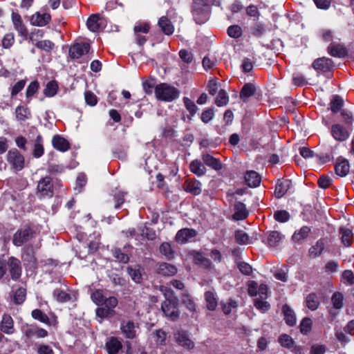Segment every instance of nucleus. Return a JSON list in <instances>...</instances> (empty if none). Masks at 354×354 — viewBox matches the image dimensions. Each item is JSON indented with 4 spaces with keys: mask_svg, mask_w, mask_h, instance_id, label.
<instances>
[{
    "mask_svg": "<svg viewBox=\"0 0 354 354\" xmlns=\"http://www.w3.org/2000/svg\"><path fill=\"white\" fill-rule=\"evenodd\" d=\"M312 66L316 71L327 72L333 69L334 67V63L331 59L323 57L316 59L313 62Z\"/></svg>",
    "mask_w": 354,
    "mask_h": 354,
    "instance_id": "19",
    "label": "nucleus"
},
{
    "mask_svg": "<svg viewBox=\"0 0 354 354\" xmlns=\"http://www.w3.org/2000/svg\"><path fill=\"white\" fill-rule=\"evenodd\" d=\"M227 33L229 37L234 39L231 44L233 46L236 53L241 55L243 51V44L242 43L243 30L241 27L238 25L230 26L227 29Z\"/></svg>",
    "mask_w": 354,
    "mask_h": 354,
    "instance_id": "8",
    "label": "nucleus"
},
{
    "mask_svg": "<svg viewBox=\"0 0 354 354\" xmlns=\"http://www.w3.org/2000/svg\"><path fill=\"white\" fill-rule=\"evenodd\" d=\"M127 192L116 190L113 194V200L115 203L114 207L115 209H120L122 205L124 202V197L127 195Z\"/></svg>",
    "mask_w": 354,
    "mask_h": 354,
    "instance_id": "58",
    "label": "nucleus"
},
{
    "mask_svg": "<svg viewBox=\"0 0 354 354\" xmlns=\"http://www.w3.org/2000/svg\"><path fill=\"white\" fill-rule=\"evenodd\" d=\"M202 160L204 164L216 171H219L222 169L221 160L209 153H203L202 155Z\"/></svg>",
    "mask_w": 354,
    "mask_h": 354,
    "instance_id": "33",
    "label": "nucleus"
},
{
    "mask_svg": "<svg viewBox=\"0 0 354 354\" xmlns=\"http://www.w3.org/2000/svg\"><path fill=\"white\" fill-rule=\"evenodd\" d=\"M349 164L347 160H343L335 165V173L339 176H345L349 172Z\"/></svg>",
    "mask_w": 354,
    "mask_h": 354,
    "instance_id": "57",
    "label": "nucleus"
},
{
    "mask_svg": "<svg viewBox=\"0 0 354 354\" xmlns=\"http://www.w3.org/2000/svg\"><path fill=\"white\" fill-rule=\"evenodd\" d=\"M44 140L41 135L36 136L32 151V156L35 158H39L44 154Z\"/></svg>",
    "mask_w": 354,
    "mask_h": 354,
    "instance_id": "32",
    "label": "nucleus"
},
{
    "mask_svg": "<svg viewBox=\"0 0 354 354\" xmlns=\"http://www.w3.org/2000/svg\"><path fill=\"white\" fill-rule=\"evenodd\" d=\"M310 232V227L307 226L302 227L298 232H295L292 236L295 241L299 242L305 239Z\"/></svg>",
    "mask_w": 354,
    "mask_h": 354,
    "instance_id": "61",
    "label": "nucleus"
},
{
    "mask_svg": "<svg viewBox=\"0 0 354 354\" xmlns=\"http://www.w3.org/2000/svg\"><path fill=\"white\" fill-rule=\"evenodd\" d=\"M339 234H341V241L345 247L351 246L353 241V232L350 229L340 227Z\"/></svg>",
    "mask_w": 354,
    "mask_h": 354,
    "instance_id": "43",
    "label": "nucleus"
},
{
    "mask_svg": "<svg viewBox=\"0 0 354 354\" xmlns=\"http://www.w3.org/2000/svg\"><path fill=\"white\" fill-rule=\"evenodd\" d=\"M155 95L159 100L172 102L179 97L180 91L167 83H160L155 88Z\"/></svg>",
    "mask_w": 354,
    "mask_h": 354,
    "instance_id": "3",
    "label": "nucleus"
},
{
    "mask_svg": "<svg viewBox=\"0 0 354 354\" xmlns=\"http://www.w3.org/2000/svg\"><path fill=\"white\" fill-rule=\"evenodd\" d=\"M21 329L23 334L22 338L26 343H29L33 337L40 339L48 335V332L46 329L37 324H26L21 326Z\"/></svg>",
    "mask_w": 354,
    "mask_h": 354,
    "instance_id": "6",
    "label": "nucleus"
},
{
    "mask_svg": "<svg viewBox=\"0 0 354 354\" xmlns=\"http://www.w3.org/2000/svg\"><path fill=\"white\" fill-rule=\"evenodd\" d=\"M248 294L252 297L259 296L262 299H266L268 297V287L265 284L258 285L254 281L248 282Z\"/></svg>",
    "mask_w": 354,
    "mask_h": 354,
    "instance_id": "14",
    "label": "nucleus"
},
{
    "mask_svg": "<svg viewBox=\"0 0 354 354\" xmlns=\"http://www.w3.org/2000/svg\"><path fill=\"white\" fill-rule=\"evenodd\" d=\"M151 29V25L147 22H138L136 24L133 28L134 34H147L149 32Z\"/></svg>",
    "mask_w": 354,
    "mask_h": 354,
    "instance_id": "63",
    "label": "nucleus"
},
{
    "mask_svg": "<svg viewBox=\"0 0 354 354\" xmlns=\"http://www.w3.org/2000/svg\"><path fill=\"white\" fill-rule=\"evenodd\" d=\"M86 26L93 32H99L103 28L100 15L97 13L91 15L87 19Z\"/></svg>",
    "mask_w": 354,
    "mask_h": 354,
    "instance_id": "20",
    "label": "nucleus"
},
{
    "mask_svg": "<svg viewBox=\"0 0 354 354\" xmlns=\"http://www.w3.org/2000/svg\"><path fill=\"white\" fill-rule=\"evenodd\" d=\"M281 235L277 231L270 232L268 236L267 242L270 247H276L281 240Z\"/></svg>",
    "mask_w": 354,
    "mask_h": 354,
    "instance_id": "59",
    "label": "nucleus"
},
{
    "mask_svg": "<svg viewBox=\"0 0 354 354\" xmlns=\"http://www.w3.org/2000/svg\"><path fill=\"white\" fill-rule=\"evenodd\" d=\"M229 102V97L227 93L223 90L221 89L218 92L217 97L215 100V104L218 106H223L226 105Z\"/></svg>",
    "mask_w": 354,
    "mask_h": 354,
    "instance_id": "64",
    "label": "nucleus"
},
{
    "mask_svg": "<svg viewBox=\"0 0 354 354\" xmlns=\"http://www.w3.org/2000/svg\"><path fill=\"white\" fill-rule=\"evenodd\" d=\"M242 250L240 248H235L231 250L230 255L234 263H236L239 271L243 274V261L242 259Z\"/></svg>",
    "mask_w": 354,
    "mask_h": 354,
    "instance_id": "41",
    "label": "nucleus"
},
{
    "mask_svg": "<svg viewBox=\"0 0 354 354\" xmlns=\"http://www.w3.org/2000/svg\"><path fill=\"white\" fill-rule=\"evenodd\" d=\"M330 133L334 139L339 142L346 140L349 136L348 130L339 124L331 126Z\"/></svg>",
    "mask_w": 354,
    "mask_h": 354,
    "instance_id": "24",
    "label": "nucleus"
},
{
    "mask_svg": "<svg viewBox=\"0 0 354 354\" xmlns=\"http://www.w3.org/2000/svg\"><path fill=\"white\" fill-rule=\"evenodd\" d=\"M292 182L289 179H279L278 180L274 190V195L277 198L283 197L288 190L290 188Z\"/></svg>",
    "mask_w": 354,
    "mask_h": 354,
    "instance_id": "26",
    "label": "nucleus"
},
{
    "mask_svg": "<svg viewBox=\"0 0 354 354\" xmlns=\"http://www.w3.org/2000/svg\"><path fill=\"white\" fill-rule=\"evenodd\" d=\"M255 61L256 58L252 54H249L247 57H245V76H247L248 79L254 76L253 68Z\"/></svg>",
    "mask_w": 354,
    "mask_h": 354,
    "instance_id": "38",
    "label": "nucleus"
},
{
    "mask_svg": "<svg viewBox=\"0 0 354 354\" xmlns=\"http://www.w3.org/2000/svg\"><path fill=\"white\" fill-rule=\"evenodd\" d=\"M32 317L39 321L41 323L45 324L48 326H51V323L48 315L43 312L41 309L36 308L31 312Z\"/></svg>",
    "mask_w": 354,
    "mask_h": 354,
    "instance_id": "42",
    "label": "nucleus"
},
{
    "mask_svg": "<svg viewBox=\"0 0 354 354\" xmlns=\"http://www.w3.org/2000/svg\"><path fill=\"white\" fill-rule=\"evenodd\" d=\"M10 278L15 281H18L22 275V266L21 261L15 257H10L7 260Z\"/></svg>",
    "mask_w": 354,
    "mask_h": 354,
    "instance_id": "12",
    "label": "nucleus"
},
{
    "mask_svg": "<svg viewBox=\"0 0 354 354\" xmlns=\"http://www.w3.org/2000/svg\"><path fill=\"white\" fill-rule=\"evenodd\" d=\"M326 245L324 239H319L315 245L310 248L308 254L311 258H316L322 254Z\"/></svg>",
    "mask_w": 354,
    "mask_h": 354,
    "instance_id": "37",
    "label": "nucleus"
},
{
    "mask_svg": "<svg viewBox=\"0 0 354 354\" xmlns=\"http://www.w3.org/2000/svg\"><path fill=\"white\" fill-rule=\"evenodd\" d=\"M35 45L39 50H44L46 53H50L55 46L52 41L48 39L37 41Z\"/></svg>",
    "mask_w": 354,
    "mask_h": 354,
    "instance_id": "55",
    "label": "nucleus"
},
{
    "mask_svg": "<svg viewBox=\"0 0 354 354\" xmlns=\"http://www.w3.org/2000/svg\"><path fill=\"white\" fill-rule=\"evenodd\" d=\"M160 291L165 297V300L161 304V310L163 315L170 321L175 322L178 320L180 315L178 297L176 295L174 291L169 288L160 286Z\"/></svg>",
    "mask_w": 354,
    "mask_h": 354,
    "instance_id": "1",
    "label": "nucleus"
},
{
    "mask_svg": "<svg viewBox=\"0 0 354 354\" xmlns=\"http://www.w3.org/2000/svg\"><path fill=\"white\" fill-rule=\"evenodd\" d=\"M192 13L196 24H205L209 17V7L207 1L193 0Z\"/></svg>",
    "mask_w": 354,
    "mask_h": 354,
    "instance_id": "4",
    "label": "nucleus"
},
{
    "mask_svg": "<svg viewBox=\"0 0 354 354\" xmlns=\"http://www.w3.org/2000/svg\"><path fill=\"white\" fill-rule=\"evenodd\" d=\"M105 347L109 354H117L122 348V345L117 337H111L106 342Z\"/></svg>",
    "mask_w": 354,
    "mask_h": 354,
    "instance_id": "34",
    "label": "nucleus"
},
{
    "mask_svg": "<svg viewBox=\"0 0 354 354\" xmlns=\"http://www.w3.org/2000/svg\"><path fill=\"white\" fill-rule=\"evenodd\" d=\"M159 251L168 260L173 259L175 257V251L168 242H163L159 247Z\"/></svg>",
    "mask_w": 354,
    "mask_h": 354,
    "instance_id": "44",
    "label": "nucleus"
},
{
    "mask_svg": "<svg viewBox=\"0 0 354 354\" xmlns=\"http://www.w3.org/2000/svg\"><path fill=\"white\" fill-rule=\"evenodd\" d=\"M261 182V176L256 171L250 170L245 173V185L249 187H257Z\"/></svg>",
    "mask_w": 354,
    "mask_h": 354,
    "instance_id": "25",
    "label": "nucleus"
},
{
    "mask_svg": "<svg viewBox=\"0 0 354 354\" xmlns=\"http://www.w3.org/2000/svg\"><path fill=\"white\" fill-rule=\"evenodd\" d=\"M281 310L286 324L290 326H295L297 319L294 310L288 304H284Z\"/></svg>",
    "mask_w": 354,
    "mask_h": 354,
    "instance_id": "31",
    "label": "nucleus"
},
{
    "mask_svg": "<svg viewBox=\"0 0 354 354\" xmlns=\"http://www.w3.org/2000/svg\"><path fill=\"white\" fill-rule=\"evenodd\" d=\"M206 306L208 310H214L218 305L217 299L212 291H207L205 293Z\"/></svg>",
    "mask_w": 354,
    "mask_h": 354,
    "instance_id": "47",
    "label": "nucleus"
},
{
    "mask_svg": "<svg viewBox=\"0 0 354 354\" xmlns=\"http://www.w3.org/2000/svg\"><path fill=\"white\" fill-rule=\"evenodd\" d=\"M330 109L333 113H336L338 111H342V108L344 105V100L339 95H335L333 97L330 102Z\"/></svg>",
    "mask_w": 354,
    "mask_h": 354,
    "instance_id": "51",
    "label": "nucleus"
},
{
    "mask_svg": "<svg viewBox=\"0 0 354 354\" xmlns=\"http://www.w3.org/2000/svg\"><path fill=\"white\" fill-rule=\"evenodd\" d=\"M0 330L6 334L14 333V321L10 315L4 314L0 324Z\"/></svg>",
    "mask_w": 354,
    "mask_h": 354,
    "instance_id": "30",
    "label": "nucleus"
},
{
    "mask_svg": "<svg viewBox=\"0 0 354 354\" xmlns=\"http://www.w3.org/2000/svg\"><path fill=\"white\" fill-rule=\"evenodd\" d=\"M197 234L196 231L192 228H183L178 231L175 239L180 244L186 243L190 239L194 238Z\"/></svg>",
    "mask_w": 354,
    "mask_h": 354,
    "instance_id": "21",
    "label": "nucleus"
},
{
    "mask_svg": "<svg viewBox=\"0 0 354 354\" xmlns=\"http://www.w3.org/2000/svg\"><path fill=\"white\" fill-rule=\"evenodd\" d=\"M248 32L249 35H252L255 37H260L266 32V28L264 24L262 23L257 22L250 27Z\"/></svg>",
    "mask_w": 354,
    "mask_h": 354,
    "instance_id": "45",
    "label": "nucleus"
},
{
    "mask_svg": "<svg viewBox=\"0 0 354 354\" xmlns=\"http://www.w3.org/2000/svg\"><path fill=\"white\" fill-rule=\"evenodd\" d=\"M93 301L98 306H102L104 303L106 302V297L104 295V291L102 289H97L92 292L91 296Z\"/></svg>",
    "mask_w": 354,
    "mask_h": 354,
    "instance_id": "50",
    "label": "nucleus"
},
{
    "mask_svg": "<svg viewBox=\"0 0 354 354\" xmlns=\"http://www.w3.org/2000/svg\"><path fill=\"white\" fill-rule=\"evenodd\" d=\"M158 26L161 32L167 36H170L174 32V26L167 16H162L160 17L158 21Z\"/></svg>",
    "mask_w": 354,
    "mask_h": 354,
    "instance_id": "23",
    "label": "nucleus"
},
{
    "mask_svg": "<svg viewBox=\"0 0 354 354\" xmlns=\"http://www.w3.org/2000/svg\"><path fill=\"white\" fill-rule=\"evenodd\" d=\"M53 296L59 303H65L71 299V295L60 288L55 289Z\"/></svg>",
    "mask_w": 354,
    "mask_h": 354,
    "instance_id": "48",
    "label": "nucleus"
},
{
    "mask_svg": "<svg viewBox=\"0 0 354 354\" xmlns=\"http://www.w3.org/2000/svg\"><path fill=\"white\" fill-rule=\"evenodd\" d=\"M142 270L139 265H136L135 267L128 266L127 268V273L136 283H140L142 281Z\"/></svg>",
    "mask_w": 354,
    "mask_h": 354,
    "instance_id": "36",
    "label": "nucleus"
},
{
    "mask_svg": "<svg viewBox=\"0 0 354 354\" xmlns=\"http://www.w3.org/2000/svg\"><path fill=\"white\" fill-rule=\"evenodd\" d=\"M16 118L19 121H25L31 116L30 109L24 106H18L15 109Z\"/></svg>",
    "mask_w": 354,
    "mask_h": 354,
    "instance_id": "46",
    "label": "nucleus"
},
{
    "mask_svg": "<svg viewBox=\"0 0 354 354\" xmlns=\"http://www.w3.org/2000/svg\"><path fill=\"white\" fill-rule=\"evenodd\" d=\"M157 272L163 276H174L177 272V268L169 263H161L159 264Z\"/></svg>",
    "mask_w": 354,
    "mask_h": 354,
    "instance_id": "35",
    "label": "nucleus"
},
{
    "mask_svg": "<svg viewBox=\"0 0 354 354\" xmlns=\"http://www.w3.org/2000/svg\"><path fill=\"white\" fill-rule=\"evenodd\" d=\"M182 302L189 311H196V305L190 295L186 293L183 294Z\"/></svg>",
    "mask_w": 354,
    "mask_h": 354,
    "instance_id": "60",
    "label": "nucleus"
},
{
    "mask_svg": "<svg viewBox=\"0 0 354 354\" xmlns=\"http://www.w3.org/2000/svg\"><path fill=\"white\" fill-rule=\"evenodd\" d=\"M21 258L27 271H35L37 268V259L32 245H26L21 249Z\"/></svg>",
    "mask_w": 354,
    "mask_h": 354,
    "instance_id": "7",
    "label": "nucleus"
},
{
    "mask_svg": "<svg viewBox=\"0 0 354 354\" xmlns=\"http://www.w3.org/2000/svg\"><path fill=\"white\" fill-rule=\"evenodd\" d=\"M120 328L126 338L132 339L136 337V330L133 322L128 321L125 324H122Z\"/></svg>",
    "mask_w": 354,
    "mask_h": 354,
    "instance_id": "39",
    "label": "nucleus"
},
{
    "mask_svg": "<svg viewBox=\"0 0 354 354\" xmlns=\"http://www.w3.org/2000/svg\"><path fill=\"white\" fill-rule=\"evenodd\" d=\"M189 255L193 258V262L195 265L200 266L207 270L212 268V261L210 259L205 257L201 252L193 250L189 251Z\"/></svg>",
    "mask_w": 354,
    "mask_h": 354,
    "instance_id": "18",
    "label": "nucleus"
},
{
    "mask_svg": "<svg viewBox=\"0 0 354 354\" xmlns=\"http://www.w3.org/2000/svg\"><path fill=\"white\" fill-rule=\"evenodd\" d=\"M189 170L199 177L205 175L207 171L203 163L198 159L194 160L190 162Z\"/></svg>",
    "mask_w": 354,
    "mask_h": 354,
    "instance_id": "40",
    "label": "nucleus"
},
{
    "mask_svg": "<svg viewBox=\"0 0 354 354\" xmlns=\"http://www.w3.org/2000/svg\"><path fill=\"white\" fill-rule=\"evenodd\" d=\"M183 100L184 105L186 109L189 111L190 115L192 117L194 116L197 111H198V106L191 99H189L187 97H184Z\"/></svg>",
    "mask_w": 354,
    "mask_h": 354,
    "instance_id": "62",
    "label": "nucleus"
},
{
    "mask_svg": "<svg viewBox=\"0 0 354 354\" xmlns=\"http://www.w3.org/2000/svg\"><path fill=\"white\" fill-rule=\"evenodd\" d=\"M328 53L333 57H344L347 55L346 47L337 43H331L328 47Z\"/></svg>",
    "mask_w": 354,
    "mask_h": 354,
    "instance_id": "29",
    "label": "nucleus"
},
{
    "mask_svg": "<svg viewBox=\"0 0 354 354\" xmlns=\"http://www.w3.org/2000/svg\"><path fill=\"white\" fill-rule=\"evenodd\" d=\"M113 257L115 260L120 263H127L129 261V256L122 252V250L119 248H115L111 251Z\"/></svg>",
    "mask_w": 354,
    "mask_h": 354,
    "instance_id": "56",
    "label": "nucleus"
},
{
    "mask_svg": "<svg viewBox=\"0 0 354 354\" xmlns=\"http://www.w3.org/2000/svg\"><path fill=\"white\" fill-rule=\"evenodd\" d=\"M37 194L39 198H52L54 195V187L50 176L41 178L37 186Z\"/></svg>",
    "mask_w": 354,
    "mask_h": 354,
    "instance_id": "9",
    "label": "nucleus"
},
{
    "mask_svg": "<svg viewBox=\"0 0 354 354\" xmlns=\"http://www.w3.org/2000/svg\"><path fill=\"white\" fill-rule=\"evenodd\" d=\"M91 50V45L87 42L76 43L69 48V55L72 59H77L86 55Z\"/></svg>",
    "mask_w": 354,
    "mask_h": 354,
    "instance_id": "15",
    "label": "nucleus"
},
{
    "mask_svg": "<svg viewBox=\"0 0 354 354\" xmlns=\"http://www.w3.org/2000/svg\"><path fill=\"white\" fill-rule=\"evenodd\" d=\"M175 339L177 343L184 348L192 349L194 347V343L190 339L186 330H178L175 333Z\"/></svg>",
    "mask_w": 354,
    "mask_h": 354,
    "instance_id": "22",
    "label": "nucleus"
},
{
    "mask_svg": "<svg viewBox=\"0 0 354 354\" xmlns=\"http://www.w3.org/2000/svg\"><path fill=\"white\" fill-rule=\"evenodd\" d=\"M52 145L57 151L65 152L70 149L69 142L60 135H55L52 138Z\"/></svg>",
    "mask_w": 354,
    "mask_h": 354,
    "instance_id": "27",
    "label": "nucleus"
},
{
    "mask_svg": "<svg viewBox=\"0 0 354 354\" xmlns=\"http://www.w3.org/2000/svg\"><path fill=\"white\" fill-rule=\"evenodd\" d=\"M252 79L245 76V109L250 114L254 108L259 104L261 99V94L255 84L252 82Z\"/></svg>",
    "mask_w": 354,
    "mask_h": 354,
    "instance_id": "2",
    "label": "nucleus"
},
{
    "mask_svg": "<svg viewBox=\"0 0 354 354\" xmlns=\"http://www.w3.org/2000/svg\"><path fill=\"white\" fill-rule=\"evenodd\" d=\"M306 306L311 310H315L319 306V300L315 293L309 294L306 298Z\"/></svg>",
    "mask_w": 354,
    "mask_h": 354,
    "instance_id": "52",
    "label": "nucleus"
},
{
    "mask_svg": "<svg viewBox=\"0 0 354 354\" xmlns=\"http://www.w3.org/2000/svg\"><path fill=\"white\" fill-rule=\"evenodd\" d=\"M11 19L14 28L18 32L19 35L26 39L28 35V30L24 24L21 15L17 12L12 11Z\"/></svg>",
    "mask_w": 354,
    "mask_h": 354,
    "instance_id": "17",
    "label": "nucleus"
},
{
    "mask_svg": "<svg viewBox=\"0 0 354 354\" xmlns=\"http://www.w3.org/2000/svg\"><path fill=\"white\" fill-rule=\"evenodd\" d=\"M248 150H255L260 146V137L262 135L261 130L254 126L248 125L246 131Z\"/></svg>",
    "mask_w": 354,
    "mask_h": 354,
    "instance_id": "10",
    "label": "nucleus"
},
{
    "mask_svg": "<svg viewBox=\"0 0 354 354\" xmlns=\"http://www.w3.org/2000/svg\"><path fill=\"white\" fill-rule=\"evenodd\" d=\"M243 194V189L240 188L236 189V191L232 194H229V196L231 198L230 201L235 200L234 205L233 206V210L234 212L232 215V219L234 221H242L243 220V203L241 201H236V195L242 196Z\"/></svg>",
    "mask_w": 354,
    "mask_h": 354,
    "instance_id": "13",
    "label": "nucleus"
},
{
    "mask_svg": "<svg viewBox=\"0 0 354 354\" xmlns=\"http://www.w3.org/2000/svg\"><path fill=\"white\" fill-rule=\"evenodd\" d=\"M6 160L17 171L24 168L25 158L24 156L15 148L8 151Z\"/></svg>",
    "mask_w": 354,
    "mask_h": 354,
    "instance_id": "11",
    "label": "nucleus"
},
{
    "mask_svg": "<svg viewBox=\"0 0 354 354\" xmlns=\"http://www.w3.org/2000/svg\"><path fill=\"white\" fill-rule=\"evenodd\" d=\"M36 231L30 225H26L18 229L13 235L12 243L15 246L20 247L35 237Z\"/></svg>",
    "mask_w": 354,
    "mask_h": 354,
    "instance_id": "5",
    "label": "nucleus"
},
{
    "mask_svg": "<svg viewBox=\"0 0 354 354\" xmlns=\"http://www.w3.org/2000/svg\"><path fill=\"white\" fill-rule=\"evenodd\" d=\"M154 341L157 345L164 346L166 344L167 333L162 329H157L153 333Z\"/></svg>",
    "mask_w": 354,
    "mask_h": 354,
    "instance_id": "54",
    "label": "nucleus"
},
{
    "mask_svg": "<svg viewBox=\"0 0 354 354\" xmlns=\"http://www.w3.org/2000/svg\"><path fill=\"white\" fill-rule=\"evenodd\" d=\"M51 20V16L48 13L40 14L39 12H36L32 15L30 18V24L32 26H44L50 23Z\"/></svg>",
    "mask_w": 354,
    "mask_h": 354,
    "instance_id": "28",
    "label": "nucleus"
},
{
    "mask_svg": "<svg viewBox=\"0 0 354 354\" xmlns=\"http://www.w3.org/2000/svg\"><path fill=\"white\" fill-rule=\"evenodd\" d=\"M183 189L193 196H198L202 192V183L194 178H187L183 184Z\"/></svg>",
    "mask_w": 354,
    "mask_h": 354,
    "instance_id": "16",
    "label": "nucleus"
},
{
    "mask_svg": "<svg viewBox=\"0 0 354 354\" xmlns=\"http://www.w3.org/2000/svg\"><path fill=\"white\" fill-rule=\"evenodd\" d=\"M58 91V84L56 81L52 80L47 83L45 88L44 89V94L45 96L51 97L55 96Z\"/></svg>",
    "mask_w": 354,
    "mask_h": 354,
    "instance_id": "49",
    "label": "nucleus"
},
{
    "mask_svg": "<svg viewBox=\"0 0 354 354\" xmlns=\"http://www.w3.org/2000/svg\"><path fill=\"white\" fill-rule=\"evenodd\" d=\"M26 298V290L22 287L17 288L13 296V302L17 305L22 304Z\"/></svg>",
    "mask_w": 354,
    "mask_h": 354,
    "instance_id": "53",
    "label": "nucleus"
}]
</instances>
